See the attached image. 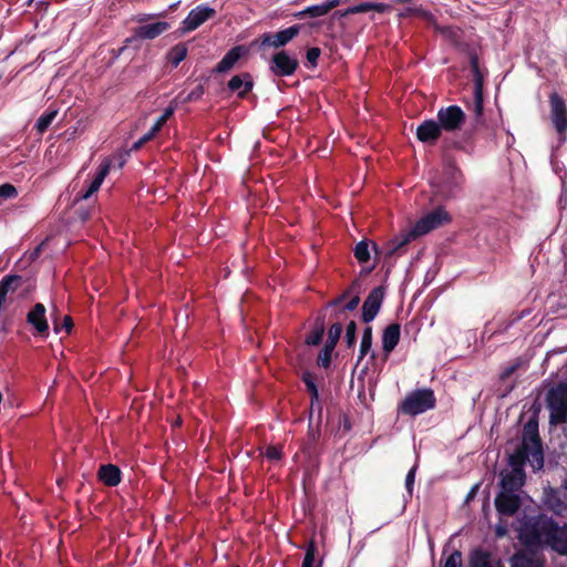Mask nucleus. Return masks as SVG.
<instances>
[{"instance_id":"nucleus-54","label":"nucleus","mask_w":567,"mask_h":567,"mask_svg":"<svg viewBox=\"0 0 567 567\" xmlns=\"http://www.w3.org/2000/svg\"><path fill=\"white\" fill-rule=\"evenodd\" d=\"M495 533H496V536L503 537V536H505L507 534V528H506V526H503V525L498 524L496 526Z\"/></svg>"},{"instance_id":"nucleus-51","label":"nucleus","mask_w":567,"mask_h":567,"mask_svg":"<svg viewBox=\"0 0 567 567\" xmlns=\"http://www.w3.org/2000/svg\"><path fill=\"white\" fill-rule=\"evenodd\" d=\"M175 106L173 105V102L168 107L165 109L164 113L157 118L155 123H157L159 126L163 127V125L167 122V120L174 114Z\"/></svg>"},{"instance_id":"nucleus-26","label":"nucleus","mask_w":567,"mask_h":567,"mask_svg":"<svg viewBox=\"0 0 567 567\" xmlns=\"http://www.w3.org/2000/svg\"><path fill=\"white\" fill-rule=\"evenodd\" d=\"M99 480L106 486H117L121 483V471L116 465L105 464L99 468Z\"/></svg>"},{"instance_id":"nucleus-52","label":"nucleus","mask_w":567,"mask_h":567,"mask_svg":"<svg viewBox=\"0 0 567 567\" xmlns=\"http://www.w3.org/2000/svg\"><path fill=\"white\" fill-rule=\"evenodd\" d=\"M519 367V363L516 362V363H513L508 367H506L503 372L501 373V379L502 380H505L507 378H509Z\"/></svg>"},{"instance_id":"nucleus-37","label":"nucleus","mask_w":567,"mask_h":567,"mask_svg":"<svg viewBox=\"0 0 567 567\" xmlns=\"http://www.w3.org/2000/svg\"><path fill=\"white\" fill-rule=\"evenodd\" d=\"M372 349V328L367 327L363 331L360 351L358 357V363L371 351Z\"/></svg>"},{"instance_id":"nucleus-21","label":"nucleus","mask_w":567,"mask_h":567,"mask_svg":"<svg viewBox=\"0 0 567 567\" xmlns=\"http://www.w3.org/2000/svg\"><path fill=\"white\" fill-rule=\"evenodd\" d=\"M109 172H110V163L109 162L102 163L99 167L96 175L90 182L87 188L78 195V199L85 200V199L90 198L94 193H96L100 189V187H101L104 178L109 174Z\"/></svg>"},{"instance_id":"nucleus-3","label":"nucleus","mask_w":567,"mask_h":567,"mask_svg":"<svg viewBox=\"0 0 567 567\" xmlns=\"http://www.w3.org/2000/svg\"><path fill=\"white\" fill-rule=\"evenodd\" d=\"M526 463H528L526 456H523L520 453H513L509 456L512 470L501 473V491L520 494L526 480L524 472Z\"/></svg>"},{"instance_id":"nucleus-36","label":"nucleus","mask_w":567,"mask_h":567,"mask_svg":"<svg viewBox=\"0 0 567 567\" xmlns=\"http://www.w3.org/2000/svg\"><path fill=\"white\" fill-rule=\"evenodd\" d=\"M58 115L56 110L48 111L43 113L35 122L34 128L38 131L39 134H43L48 127L52 124L54 118Z\"/></svg>"},{"instance_id":"nucleus-43","label":"nucleus","mask_w":567,"mask_h":567,"mask_svg":"<svg viewBox=\"0 0 567 567\" xmlns=\"http://www.w3.org/2000/svg\"><path fill=\"white\" fill-rule=\"evenodd\" d=\"M18 196V190L14 185L10 183H4L0 185V205L3 204L8 199L16 198Z\"/></svg>"},{"instance_id":"nucleus-8","label":"nucleus","mask_w":567,"mask_h":567,"mask_svg":"<svg viewBox=\"0 0 567 567\" xmlns=\"http://www.w3.org/2000/svg\"><path fill=\"white\" fill-rule=\"evenodd\" d=\"M451 221L450 214L443 207H436L432 212L424 215L413 226V230L417 236L425 235Z\"/></svg>"},{"instance_id":"nucleus-41","label":"nucleus","mask_w":567,"mask_h":567,"mask_svg":"<svg viewBox=\"0 0 567 567\" xmlns=\"http://www.w3.org/2000/svg\"><path fill=\"white\" fill-rule=\"evenodd\" d=\"M440 567H463L462 553L455 549L445 558L442 557Z\"/></svg>"},{"instance_id":"nucleus-12","label":"nucleus","mask_w":567,"mask_h":567,"mask_svg":"<svg viewBox=\"0 0 567 567\" xmlns=\"http://www.w3.org/2000/svg\"><path fill=\"white\" fill-rule=\"evenodd\" d=\"M215 9L208 7L207 4H199L192 9L187 17L183 20L182 30L183 32H189L196 30L204 22L215 16Z\"/></svg>"},{"instance_id":"nucleus-39","label":"nucleus","mask_w":567,"mask_h":567,"mask_svg":"<svg viewBox=\"0 0 567 567\" xmlns=\"http://www.w3.org/2000/svg\"><path fill=\"white\" fill-rule=\"evenodd\" d=\"M302 381L311 395V408H313L315 403L319 404V392L312 374L309 372L303 373Z\"/></svg>"},{"instance_id":"nucleus-4","label":"nucleus","mask_w":567,"mask_h":567,"mask_svg":"<svg viewBox=\"0 0 567 567\" xmlns=\"http://www.w3.org/2000/svg\"><path fill=\"white\" fill-rule=\"evenodd\" d=\"M546 404L551 425L567 423V382H559L547 392Z\"/></svg>"},{"instance_id":"nucleus-46","label":"nucleus","mask_w":567,"mask_h":567,"mask_svg":"<svg viewBox=\"0 0 567 567\" xmlns=\"http://www.w3.org/2000/svg\"><path fill=\"white\" fill-rule=\"evenodd\" d=\"M321 54V50L319 48H310L306 53V59L310 66L316 68L318 64V59Z\"/></svg>"},{"instance_id":"nucleus-33","label":"nucleus","mask_w":567,"mask_h":567,"mask_svg":"<svg viewBox=\"0 0 567 567\" xmlns=\"http://www.w3.org/2000/svg\"><path fill=\"white\" fill-rule=\"evenodd\" d=\"M187 56V48L183 43H178L173 47L167 53L169 63L176 68Z\"/></svg>"},{"instance_id":"nucleus-29","label":"nucleus","mask_w":567,"mask_h":567,"mask_svg":"<svg viewBox=\"0 0 567 567\" xmlns=\"http://www.w3.org/2000/svg\"><path fill=\"white\" fill-rule=\"evenodd\" d=\"M244 52L243 47L237 45L230 49L223 59L217 63L215 66V72L217 73H224L229 71L234 68V65L237 63V61L241 58Z\"/></svg>"},{"instance_id":"nucleus-20","label":"nucleus","mask_w":567,"mask_h":567,"mask_svg":"<svg viewBox=\"0 0 567 567\" xmlns=\"http://www.w3.org/2000/svg\"><path fill=\"white\" fill-rule=\"evenodd\" d=\"M109 172H110V163L109 162L102 163L99 167L96 175L90 182L87 188L78 195V199L85 200V199L90 198L94 193H96L100 189V187H101L104 178L109 174Z\"/></svg>"},{"instance_id":"nucleus-58","label":"nucleus","mask_w":567,"mask_h":567,"mask_svg":"<svg viewBox=\"0 0 567 567\" xmlns=\"http://www.w3.org/2000/svg\"><path fill=\"white\" fill-rule=\"evenodd\" d=\"M395 2H402V3H409L412 2V0H394Z\"/></svg>"},{"instance_id":"nucleus-55","label":"nucleus","mask_w":567,"mask_h":567,"mask_svg":"<svg viewBox=\"0 0 567 567\" xmlns=\"http://www.w3.org/2000/svg\"><path fill=\"white\" fill-rule=\"evenodd\" d=\"M162 126H159L157 123H154L153 126L150 128V135H153V137L161 131Z\"/></svg>"},{"instance_id":"nucleus-48","label":"nucleus","mask_w":567,"mask_h":567,"mask_svg":"<svg viewBox=\"0 0 567 567\" xmlns=\"http://www.w3.org/2000/svg\"><path fill=\"white\" fill-rule=\"evenodd\" d=\"M264 455L270 461H278L281 458V449L276 445L267 446Z\"/></svg>"},{"instance_id":"nucleus-53","label":"nucleus","mask_w":567,"mask_h":567,"mask_svg":"<svg viewBox=\"0 0 567 567\" xmlns=\"http://www.w3.org/2000/svg\"><path fill=\"white\" fill-rule=\"evenodd\" d=\"M343 2V0H326L322 2L327 13H329L333 8L340 6Z\"/></svg>"},{"instance_id":"nucleus-17","label":"nucleus","mask_w":567,"mask_h":567,"mask_svg":"<svg viewBox=\"0 0 567 567\" xmlns=\"http://www.w3.org/2000/svg\"><path fill=\"white\" fill-rule=\"evenodd\" d=\"M442 130L440 127V124L435 120H426L423 121L417 127H416V137L422 143H426L430 145H433L437 142V140L441 137Z\"/></svg>"},{"instance_id":"nucleus-47","label":"nucleus","mask_w":567,"mask_h":567,"mask_svg":"<svg viewBox=\"0 0 567 567\" xmlns=\"http://www.w3.org/2000/svg\"><path fill=\"white\" fill-rule=\"evenodd\" d=\"M204 94V86L197 85L194 90H192L185 97H183L184 103L193 102L199 100Z\"/></svg>"},{"instance_id":"nucleus-7","label":"nucleus","mask_w":567,"mask_h":567,"mask_svg":"<svg viewBox=\"0 0 567 567\" xmlns=\"http://www.w3.org/2000/svg\"><path fill=\"white\" fill-rule=\"evenodd\" d=\"M436 117L441 130L450 133L461 130L466 120L464 111L458 105L441 107Z\"/></svg>"},{"instance_id":"nucleus-22","label":"nucleus","mask_w":567,"mask_h":567,"mask_svg":"<svg viewBox=\"0 0 567 567\" xmlns=\"http://www.w3.org/2000/svg\"><path fill=\"white\" fill-rule=\"evenodd\" d=\"M109 172H110V163L109 162L102 163L99 167L96 175L90 182L87 188L78 195V199L85 200V199L90 198L94 193H96L100 189V187H101L104 178L109 174Z\"/></svg>"},{"instance_id":"nucleus-35","label":"nucleus","mask_w":567,"mask_h":567,"mask_svg":"<svg viewBox=\"0 0 567 567\" xmlns=\"http://www.w3.org/2000/svg\"><path fill=\"white\" fill-rule=\"evenodd\" d=\"M326 14H328V13H327L323 4L318 3L315 6L307 7L306 9L295 13V17L298 19H303V18H319V17H323Z\"/></svg>"},{"instance_id":"nucleus-50","label":"nucleus","mask_w":567,"mask_h":567,"mask_svg":"<svg viewBox=\"0 0 567 567\" xmlns=\"http://www.w3.org/2000/svg\"><path fill=\"white\" fill-rule=\"evenodd\" d=\"M73 327L72 318L70 316H65L63 318V323L61 326L54 324L55 333H60L64 330L66 333H70Z\"/></svg>"},{"instance_id":"nucleus-16","label":"nucleus","mask_w":567,"mask_h":567,"mask_svg":"<svg viewBox=\"0 0 567 567\" xmlns=\"http://www.w3.org/2000/svg\"><path fill=\"white\" fill-rule=\"evenodd\" d=\"M47 309L43 303H35L27 315V322L33 327L35 334L42 338L49 336Z\"/></svg>"},{"instance_id":"nucleus-42","label":"nucleus","mask_w":567,"mask_h":567,"mask_svg":"<svg viewBox=\"0 0 567 567\" xmlns=\"http://www.w3.org/2000/svg\"><path fill=\"white\" fill-rule=\"evenodd\" d=\"M354 257L360 264H364L370 259L369 245L365 240L359 241L353 249Z\"/></svg>"},{"instance_id":"nucleus-44","label":"nucleus","mask_w":567,"mask_h":567,"mask_svg":"<svg viewBox=\"0 0 567 567\" xmlns=\"http://www.w3.org/2000/svg\"><path fill=\"white\" fill-rule=\"evenodd\" d=\"M357 340V323L350 321L346 328V342L348 348H352Z\"/></svg>"},{"instance_id":"nucleus-45","label":"nucleus","mask_w":567,"mask_h":567,"mask_svg":"<svg viewBox=\"0 0 567 567\" xmlns=\"http://www.w3.org/2000/svg\"><path fill=\"white\" fill-rule=\"evenodd\" d=\"M342 330H343V327L340 322L333 323L328 331L327 341L337 346V343L340 339V336L342 333Z\"/></svg>"},{"instance_id":"nucleus-9","label":"nucleus","mask_w":567,"mask_h":567,"mask_svg":"<svg viewBox=\"0 0 567 567\" xmlns=\"http://www.w3.org/2000/svg\"><path fill=\"white\" fill-rule=\"evenodd\" d=\"M299 66L297 58L287 51L276 52L269 61V70L276 76L284 78L292 75Z\"/></svg>"},{"instance_id":"nucleus-27","label":"nucleus","mask_w":567,"mask_h":567,"mask_svg":"<svg viewBox=\"0 0 567 567\" xmlns=\"http://www.w3.org/2000/svg\"><path fill=\"white\" fill-rule=\"evenodd\" d=\"M390 10V6L383 2H362L352 7L347 8L340 16L347 17L357 13H364L369 11H377L383 13Z\"/></svg>"},{"instance_id":"nucleus-56","label":"nucleus","mask_w":567,"mask_h":567,"mask_svg":"<svg viewBox=\"0 0 567 567\" xmlns=\"http://www.w3.org/2000/svg\"><path fill=\"white\" fill-rule=\"evenodd\" d=\"M144 144L145 142H142V138L140 137V140L133 144V150H140Z\"/></svg>"},{"instance_id":"nucleus-49","label":"nucleus","mask_w":567,"mask_h":567,"mask_svg":"<svg viewBox=\"0 0 567 567\" xmlns=\"http://www.w3.org/2000/svg\"><path fill=\"white\" fill-rule=\"evenodd\" d=\"M416 466H413L405 476V487L410 497H412L413 485L415 482Z\"/></svg>"},{"instance_id":"nucleus-57","label":"nucleus","mask_w":567,"mask_h":567,"mask_svg":"<svg viewBox=\"0 0 567 567\" xmlns=\"http://www.w3.org/2000/svg\"><path fill=\"white\" fill-rule=\"evenodd\" d=\"M141 138H142V142L147 143L148 141H151L153 138V135H150V132H147Z\"/></svg>"},{"instance_id":"nucleus-25","label":"nucleus","mask_w":567,"mask_h":567,"mask_svg":"<svg viewBox=\"0 0 567 567\" xmlns=\"http://www.w3.org/2000/svg\"><path fill=\"white\" fill-rule=\"evenodd\" d=\"M254 86L251 75L243 73L241 75H234L228 82V89L231 92H237L238 97H244Z\"/></svg>"},{"instance_id":"nucleus-5","label":"nucleus","mask_w":567,"mask_h":567,"mask_svg":"<svg viewBox=\"0 0 567 567\" xmlns=\"http://www.w3.org/2000/svg\"><path fill=\"white\" fill-rule=\"evenodd\" d=\"M436 399L431 389H417L409 393L401 402V413L415 416L435 406Z\"/></svg>"},{"instance_id":"nucleus-34","label":"nucleus","mask_w":567,"mask_h":567,"mask_svg":"<svg viewBox=\"0 0 567 567\" xmlns=\"http://www.w3.org/2000/svg\"><path fill=\"white\" fill-rule=\"evenodd\" d=\"M512 567H543L539 559L527 554H517L513 557Z\"/></svg>"},{"instance_id":"nucleus-2","label":"nucleus","mask_w":567,"mask_h":567,"mask_svg":"<svg viewBox=\"0 0 567 567\" xmlns=\"http://www.w3.org/2000/svg\"><path fill=\"white\" fill-rule=\"evenodd\" d=\"M526 456L528 464L534 471L544 467V452L542 440L538 433V416L534 414L523 429L522 445L514 452Z\"/></svg>"},{"instance_id":"nucleus-32","label":"nucleus","mask_w":567,"mask_h":567,"mask_svg":"<svg viewBox=\"0 0 567 567\" xmlns=\"http://www.w3.org/2000/svg\"><path fill=\"white\" fill-rule=\"evenodd\" d=\"M324 332V316L318 317L316 320V328L306 338L308 346H318Z\"/></svg>"},{"instance_id":"nucleus-14","label":"nucleus","mask_w":567,"mask_h":567,"mask_svg":"<svg viewBox=\"0 0 567 567\" xmlns=\"http://www.w3.org/2000/svg\"><path fill=\"white\" fill-rule=\"evenodd\" d=\"M567 493L563 489L548 487L544 489V506L558 516H564L567 512Z\"/></svg>"},{"instance_id":"nucleus-31","label":"nucleus","mask_w":567,"mask_h":567,"mask_svg":"<svg viewBox=\"0 0 567 567\" xmlns=\"http://www.w3.org/2000/svg\"><path fill=\"white\" fill-rule=\"evenodd\" d=\"M444 174L446 176V181L453 186H460L463 183V174L452 161L446 163Z\"/></svg>"},{"instance_id":"nucleus-28","label":"nucleus","mask_w":567,"mask_h":567,"mask_svg":"<svg viewBox=\"0 0 567 567\" xmlns=\"http://www.w3.org/2000/svg\"><path fill=\"white\" fill-rule=\"evenodd\" d=\"M470 567H504L501 560L494 559L492 555L482 549H475L470 556Z\"/></svg>"},{"instance_id":"nucleus-6","label":"nucleus","mask_w":567,"mask_h":567,"mask_svg":"<svg viewBox=\"0 0 567 567\" xmlns=\"http://www.w3.org/2000/svg\"><path fill=\"white\" fill-rule=\"evenodd\" d=\"M549 117L559 140L564 142L567 134V105L565 100L556 92L549 95Z\"/></svg>"},{"instance_id":"nucleus-23","label":"nucleus","mask_w":567,"mask_h":567,"mask_svg":"<svg viewBox=\"0 0 567 567\" xmlns=\"http://www.w3.org/2000/svg\"><path fill=\"white\" fill-rule=\"evenodd\" d=\"M401 336V328L399 323L389 324L382 333V349L385 354H390L398 346Z\"/></svg>"},{"instance_id":"nucleus-40","label":"nucleus","mask_w":567,"mask_h":567,"mask_svg":"<svg viewBox=\"0 0 567 567\" xmlns=\"http://www.w3.org/2000/svg\"><path fill=\"white\" fill-rule=\"evenodd\" d=\"M336 344L326 341L323 349L318 355L317 363L319 367L328 368L331 362V353L334 350Z\"/></svg>"},{"instance_id":"nucleus-30","label":"nucleus","mask_w":567,"mask_h":567,"mask_svg":"<svg viewBox=\"0 0 567 567\" xmlns=\"http://www.w3.org/2000/svg\"><path fill=\"white\" fill-rule=\"evenodd\" d=\"M549 548L561 555H567V523L564 525L557 523V530L554 532Z\"/></svg>"},{"instance_id":"nucleus-19","label":"nucleus","mask_w":567,"mask_h":567,"mask_svg":"<svg viewBox=\"0 0 567 567\" xmlns=\"http://www.w3.org/2000/svg\"><path fill=\"white\" fill-rule=\"evenodd\" d=\"M416 237L419 236L414 233L413 228L396 236L385 245V256L401 255L402 249Z\"/></svg>"},{"instance_id":"nucleus-18","label":"nucleus","mask_w":567,"mask_h":567,"mask_svg":"<svg viewBox=\"0 0 567 567\" xmlns=\"http://www.w3.org/2000/svg\"><path fill=\"white\" fill-rule=\"evenodd\" d=\"M472 69L474 72V112L476 116H481L483 113V75L476 59H472Z\"/></svg>"},{"instance_id":"nucleus-10","label":"nucleus","mask_w":567,"mask_h":567,"mask_svg":"<svg viewBox=\"0 0 567 567\" xmlns=\"http://www.w3.org/2000/svg\"><path fill=\"white\" fill-rule=\"evenodd\" d=\"M494 505L498 515L514 516L522 506L520 494L499 491L495 497Z\"/></svg>"},{"instance_id":"nucleus-38","label":"nucleus","mask_w":567,"mask_h":567,"mask_svg":"<svg viewBox=\"0 0 567 567\" xmlns=\"http://www.w3.org/2000/svg\"><path fill=\"white\" fill-rule=\"evenodd\" d=\"M318 553L317 546L313 540H310L306 548V554L301 567H321L322 560L316 564V555Z\"/></svg>"},{"instance_id":"nucleus-15","label":"nucleus","mask_w":567,"mask_h":567,"mask_svg":"<svg viewBox=\"0 0 567 567\" xmlns=\"http://www.w3.org/2000/svg\"><path fill=\"white\" fill-rule=\"evenodd\" d=\"M358 286L357 282H353L352 286L343 291L340 296L334 298L333 300L329 301L327 307L328 308H339L336 311V315L341 313L342 311H352L354 310L359 303H360V297L358 292L355 291V287ZM339 318V316H337Z\"/></svg>"},{"instance_id":"nucleus-11","label":"nucleus","mask_w":567,"mask_h":567,"mask_svg":"<svg viewBox=\"0 0 567 567\" xmlns=\"http://www.w3.org/2000/svg\"><path fill=\"white\" fill-rule=\"evenodd\" d=\"M384 288L381 286L370 291L362 305L363 322L369 323L378 316L384 299Z\"/></svg>"},{"instance_id":"nucleus-13","label":"nucleus","mask_w":567,"mask_h":567,"mask_svg":"<svg viewBox=\"0 0 567 567\" xmlns=\"http://www.w3.org/2000/svg\"><path fill=\"white\" fill-rule=\"evenodd\" d=\"M300 29L301 27L299 24H295L275 33H264L261 37V45L272 47L275 49L282 48L299 34Z\"/></svg>"},{"instance_id":"nucleus-1","label":"nucleus","mask_w":567,"mask_h":567,"mask_svg":"<svg viewBox=\"0 0 567 567\" xmlns=\"http://www.w3.org/2000/svg\"><path fill=\"white\" fill-rule=\"evenodd\" d=\"M557 522L546 514L527 517L519 528V539L527 547H550Z\"/></svg>"},{"instance_id":"nucleus-24","label":"nucleus","mask_w":567,"mask_h":567,"mask_svg":"<svg viewBox=\"0 0 567 567\" xmlns=\"http://www.w3.org/2000/svg\"><path fill=\"white\" fill-rule=\"evenodd\" d=\"M169 29V23L165 21H157L150 24H144L135 29V35L140 39H155Z\"/></svg>"}]
</instances>
